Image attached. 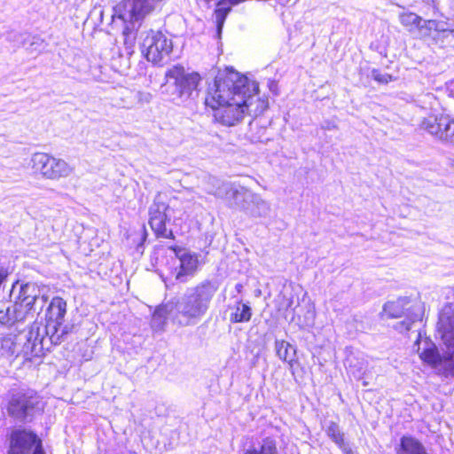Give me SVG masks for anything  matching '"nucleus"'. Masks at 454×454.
<instances>
[{"label": "nucleus", "instance_id": "1", "mask_svg": "<svg viewBox=\"0 0 454 454\" xmlns=\"http://www.w3.org/2000/svg\"><path fill=\"white\" fill-rule=\"evenodd\" d=\"M205 103L214 109L215 120L226 127L239 124L246 112L257 114L266 108L258 98V84L229 68L216 76Z\"/></svg>", "mask_w": 454, "mask_h": 454}, {"label": "nucleus", "instance_id": "2", "mask_svg": "<svg viewBox=\"0 0 454 454\" xmlns=\"http://www.w3.org/2000/svg\"><path fill=\"white\" fill-rule=\"evenodd\" d=\"M216 290L213 282L205 280L168 301V307L173 308L170 310L174 312V323L179 326L197 325L207 313Z\"/></svg>", "mask_w": 454, "mask_h": 454}, {"label": "nucleus", "instance_id": "3", "mask_svg": "<svg viewBox=\"0 0 454 454\" xmlns=\"http://www.w3.org/2000/svg\"><path fill=\"white\" fill-rule=\"evenodd\" d=\"M43 411L42 400L33 389H16L10 392L6 411L9 417L20 423H29Z\"/></svg>", "mask_w": 454, "mask_h": 454}, {"label": "nucleus", "instance_id": "4", "mask_svg": "<svg viewBox=\"0 0 454 454\" xmlns=\"http://www.w3.org/2000/svg\"><path fill=\"white\" fill-rule=\"evenodd\" d=\"M167 93L170 99L176 103L186 102L197 94V87L200 77L197 73H186L181 66H175L166 73Z\"/></svg>", "mask_w": 454, "mask_h": 454}, {"label": "nucleus", "instance_id": "5", "mask_svg": "<svg viewBox=\"0 0 454 454\" xmlns=\"http://www.w3.org/2000/svg\"><path fill=\"white\" fill-rule=\"evenodd\" d=\"M141 51L148 61L158 65H164L170 60L173 43L162 32L151 30L143 39Z\"/></svg>", "mask_w": 454, "mask_h": 454}, {"label": "nucleus", "instance_id": "6", "mask_svg": "<svg viewBox=\"0 0 454 454\" xmlns=\"http://www.w3.org/2000/svg\"><path fill=\"white\" fill-rule=\"evenodd\" d=\"M172 250L175 256L171 258L169 275L165 279L167 286L168 283L187 282L194 275L199 262L198 256L184 248L174 247Z\"/></svg>", "mask_w": 454, "mask_h": 454}, {"label": "nucleus", "instance_id": "7", "mask_svg": "<svg viewBox=\"0 0 454 454\" xmlns=\"http://www.w3.org/2000/svg\"><path fill=\"white\" fill-rule=\"evenodd\" d=\"M30 163L35 173H39L48 179L57 180L67 177L73 172V168L64 160L55 158L45 153H34Z\"/></svg>", "mask_w": 454, "mask_h": 454}, {"label": "nucleus", "instance_id": "8", "mask_svg": "<svg viewBox=\"0 0 454 454\" xmlns=\"http://www.w3.org/2000/svg\"><path fill=\"white\" fill-rule=\"evenodd\" d=\"M7 454H45L41 438L32 430L14 429L9 437Z\"/></svg>", "mask_w": 454, "mask_h": 454}, {"label": "nucleus", "instance_id": "9", "mask_svg": "<svg viewBox=\"0 0 454 454\" xmlns=\"http://www.w3.org/2000/svg\"><path fill=\"white\" fill-rule=\"evenodd\" d=\"M383 309L389 317H407V320L399 322L395 325L396 330L401 333L411 330V325L421 318L419 306L410 305L408 298H400L395 301H388L384 305Z\"/></svg>", "mask_w": 454, "mask_h": 454}, {"label": "nucleus", "instance_id": "10", "mask_svg": "<svg viewBox=\"0 0 454 454\" xmlns=\"http://www.w3.org/2000/svg\"><path fill=\"white\" fill-rule=\"evenodd\" d=\"M209 193L219 198H224L230 207H236L246 212L249 200H253V192L242 186H236L230 183H223L215 191Z\"/></svg>", "mask_w": 454, "mask_h": 454}, {"label": "nucleus", "instance_id": "11", "mask_svg": "<svg viewBox=\"0 0 454 454\" xmlns=\"http://www.w3.org/2000/svg\"><path fill=\"white\" fill-rule=\"evenodd\" d=\"M421 127L439 140L454 145V120L450 116H429L422 121Z\"/></svg>", "mask_w": 454, "mask_h": 454}, {"label": "nucleus", "instance_id": "12", "mask_svg": "<svg viewBox=\"0 0 454 454\" xmlns=\"http://www.w3.org/2000/svg\"><path fill=\"white\" fill-rule=\"evenodd\" d=\"M15 299L37 313L43 310L47 301L43 286L34 282L20 285L19 294Z\"/></svg>", "mask_w": 454, "mask_h": 454}, {"label": "nucleus", "instance_id": "13", "mask_svg": "<svg viewBox=\"0 0 454 454\" xmlns=\"http://www.w3.org/2000/svg\"><path fill=\"white\" fill-rule=\"evenodd\" d=\"M168 206L157 200L153 201L149 208V224L157 237L163 239H172V231L166 228V221L168 219L166 211Z\"/></svg>", "mask_w": 454, "mask_h": 454}, {"label": "nucleus", "instance_id": "14", "mask_svg": "<svg viewBox=\"0 0 454 454\" xmlns=\"http://www.w3.org/2000/svg\"><path fill=\"white\" fill-rule=\"evenodd\" d=\"M67 313V302L60 297H54L47 309V319L44 326L45 335H51L53 340H58V337L54 336L56 326L64 322Z\"/></svg>", "mask_w": 454, "mask_h": 454}, {"label": "nucleus", "instance_id": "15", "mask_svg": "<svg viewBox=\"0 0 454 454\" xmlns=\"http://www.w3.org/2000/svg\"><path fill=\"white\" fill-rule=\"evenodd\" d=\"M397 454H428L423 444L411 436H403Z\"/></svg>", "mask_w": 454, "mask_h": 454}, {"label": "nucleus", "instance_id": "16", "mask_svg": "<svg viewBox=\"0 0 454 454\" xmlns=\"http://www.w3.org/2000/svg\"><path fill=\"white\" fill-rule=\"evenodd\" d=\"M171 309H173V308H171ZM167 316H168L174 322V312L170 310V308L168 307V302L165 303L160 307H158L155 309L152 317V327L156 331L163 330L166 324Z\"/></svg>", "mask_w": 454, "mask_h": 454}, {"label": "nucleus", "instance_id": "17", "mask_svg": "<svg viewBox=\"0 0 454 454\" xmlns=\"http://www.w3.org/2000/svg\"><path fill=\"white\" fill-rule=\"evenodd\" d=\"M243 454H279L277 442L272 437H265L258 445H253L244 450Z\"/></svg>", "mask_w": 454, "mask_h": 454}, {"label": "nucleus", "instance_id": "18", "mask_svg": "<svg viewBox=\"0 0 454 454\" xmlns=\"http://www.w3.org/2000/svg\"><path fill=\"white\" fill-rule=\"evenodd\" d=\"M231 313L230 315V321L231 323H246L250 321L252 317V309L241 301L236 302L233 307H230Z\"/></svg>", "mask_w": 454, "mask_h": 454}, {"label": "nucleus", "instance_id": "19", "mask_svg": "<svg viewBox=\"0 0 454 454\" xmlns=\"http://www.w3.org/2000/svg\"><path fill=\"white\" fill-rule=\"evenodd\" d=\"M246 212L254 217L266 216L270 213V206L259 195L253 192V200H249Z\"/></svg>", "mask_w": 454, "mask_h": 454}, {"label": "nucleus", "instance_id": "20", "mask_svg": "<svg viewBox=\"0 0 454 454\" xmlns=\"http://www.w3.org/2000/svg\"><path fill=\"white\" fill-rule=\"evenodd\" d=\"M46 338V336H41L39 333V326L36 324H34L31 325L27 334V342L25 343V348L27 350H30L31 353L36 352L37 348L38 349L43 348Z\"/></svg>", "mask_w": 454, "mask_h": 454}, {"label": "nucleus", "instance_id": "21", "mask_svg": "<svg viewBox=\"0 0 454 454\" xmlns=\"http://www.w3.org/2000/svg\"><path fill=\"white\" fill-rule=\"evenodd\" d=\"M17 323H20V321L15 302L10 303L0 309V324L2 325L12 327Z\"/></svg>", "mask_w": 454, "mask_h": 454}, {"label": "nucleus", "instance_id": "22", "mask_svg": "<svg viewBox=\"0 0 454 454\" xmlns=\"http://www.w3.org/2000/svg\"><path fill=\"white\" fill-rule=\"evenodd\" d=\"M275 348L278 356L285 361L291 364L295 356V348L285 340H276Z\"/></svg>", "mask_w": 454, "mask_h": 454}, {"label": "nucleus", "instance_id": "23", "mask_svg": "<svg viewBox=\"0 0 454 454\" xmlns=\"http://www.w3.org/2000/svg\"><path fill=\"white\" fill-rule=\"evenodd\" d=\"M427 23L430 29L434 27L436 30L433 39L437 44L444 47L445 43H450L452 42V31L439 27L438 23L434 20H428Z\"/></svg>", "mask_w": 454, "mask_h": 454}, {"label": "nucleus", "instance_id": "24", "mask_svg": "<svg viewBox=\"0 0 454 454\" xmlns=\"http://www.w3.org/2000/svg\"><path fill=\"white\" fill-rule=\"evenodd\" d=\"M327 435L342 450L346 448L344 434L335 422H330L325 430Z\"/></svg>", "mask_w": 454, "mask_h": 454}, {"label": "nucleus", "instance_id": "25", "mask_svg": "<svg viewBox=\"0 0 454 454\" xmlns=\"http://www.w3.org/2000/svg\"><path fill=\"white\" fill-rule=\"evenodd\" d=\"M15 305H17V315L19 317L20 323L25 322L28 318L34 317L35 314L36 313L30 307H25L24 304L20 302L15 299L14 301Z\"/></svg>", "mask_w": 454, "mask_h": 454}, {"label": "nucleus", "instance_id": "26", "mask_svg": "<svg viewBox=\"0 0 454 454\" xmlns=\"http://www.w3.org/2000/svg\"><path fill=\"white\" fill-rule=\"evenodd\" d=\"M122 35L126 52L127 54H131L133 52V48L135 45L136 35L132 31V29L126 27L122 33Z\"/></svg>", "mask_w": 454, "mask_h": 454}, {"label": "nucleus", "instance_id": "27", "mask_svg": "<svg viewBox=\"0 0 454 454\" xmlns=\"http://www.w3.org/2000/svg\"><path fill=\"white\" fill-rule=\"evenodd\" d=\"M136 90H126L121 98V106L131 109L136 106Z\"/></svg>", "mask_w": 454, "mask_h": 454}, {"label": "nucleus", "instance_id": "28", "mask_svg": "<svg viewBox=\"0 0 454 454\" xmlns=\"http://www.w3.org/2000/svg\"><path fill=\"white\" fill-rule=\"evenodd\" d=\"M69 332H70V327L68 325H63V323H62V324H59V325L56 326V333H55L54 336L56 335V337H58V340L55 341L51 335H46V337H48V339L51 344L58 345V344L61 343L64 337L67 334H68Z\"/></svg>", "mask_w": 454, "mask_h": 454}, {"label": "nucleus", "instance_id": "29", "mask_svg": "<svg viewBox=\"0 0 454 454\" xmlns=\"http://www.w3.org/2000/svg\"><path fill=\"white\" fill-rule=\"evenodd\" d=\"M420 20L421 18L413 12L403 13L400 15V22L405 27L419 26Z\"/></svg>", "mask_w": 454, "mask_h": 454}, {"label": "nucleus", "instance_id": "30", "mask_svg": "<svg viewBox=\"0 0 454 454\" xmlns=\"http://www.w3.org/2000/svg\"><path fill=\"white\" fill-rule=\"evenodd\" d=\"M370 76L381 84H387L394 80L392 75L382 74L380 70L375 68L371 71Z\"/></svg>", "mask_w": 454, "mask_h": 454}, {"label": "nucleus", "instance_id": "31", "mask_svg": "<svg viewBox=\"0 0 454 454\" xmlns=\"http://www.w3.org/2000/svg\"><path fill=\"white\" fill-rule=\"evenodd\" d=\"M349 372L353 375L354 378L360 380L364 372V363L357 362V364H352L350 362L348 364Z\"/></svg>", "mask_w": 454, "mask_h": 454}, {"label": "nucleus", "instance_id": "32", "mask_svg": "<svg viewBox=\"0 0 454 454\" xmlns=\"http://www.w3.org/2000/svg\"><path fill=\"white\" fill-rule=\"evenodd\" d=\"M136 106L148 104L153 99V96L150 92L136 90Z\"/></svg>", "mask_w": 454, "mask_h": 454}, {"label": "nucleus", "instance_id": "33", "mask_svg": "<svg viewBox=\"0 0 454 454\" xmlns=\"http://www.w3.org/2000/svg\"><path fill=\"white\" fill-rule=\"evenodd\" d=\"M264 133H265V129L260 128L258 135L251 134V140L254 142H262L263 140Z\"/></svg>", "mask_w": 454, "mask_h": 454}, {"label": "nucleus", "instance_id": "34", "mask_svg": "<svg viewBox=\"0 0 454 454\" xmlns=\"http://www.w3.org/2000/svg\"><path fill=\"white\" fill-rule=\"evenodd\" d=\"M283 300V306L287 310L291 306L293 305V299L292 298H286L285 295L281 297Z\"/></svg>", "mask_w": 454, "mask_h": 454}, {"label": "nucleus", "instance_id": "35", "mask_svg": "<svg viewBox=\"0 0 454 454\" xmlns=\"http://www.w3.org/2000/svg\"><path fill=\"white\" fill-rule=\"evenodd\" d=\"M249 127H250V131L252 132L254 130V129L255 128H258V123L257 121H252L249 123Z\"/></svg>", "mask_w": 454, "mask_h": 454}, {"label": "nucleus", "instance_id": "36", "mask_svg": "<svg viewBox=\"0 0 454 454\" xmlns=\"http://www.w3.org/2000/svg\"><path fill=\"white\" fill-rule=\"evenodd\" d=\"M342 450H343L344 454H354V452L352 451V450H351V449H349V448H348V447H346V448L342 449Z\"/></svg>", "mask_w": 454, "mask_h": 454}, {"label": "nucleus", "instance_id": "37", "mask_svg": "<svg viewBox=\"0 0 454 454\" xmlns=\"http://www.w3.org/2000/svg\"><path fill=\"white\" fill-rule=\"evenodd\" d=\"M236 288H237L238 292H240V290H241V288H242V285L238 284V285L236 286Z\"/></svg>", "mask_w": 454, "mask_h": 454}, {"label": "nucleus", "instance_id": "38", "mask_svg": "<svg viewBox=\"0 0 454 454\" xmlns=\"http://www.w3.org/2000/svg\"><path fill=\"white\" fill-rule=\"evenodd\" d=\"M437 0H431V4H434Z\"/></svg>", "mask_w": 454, "mask_h": 454}]
</instances>
